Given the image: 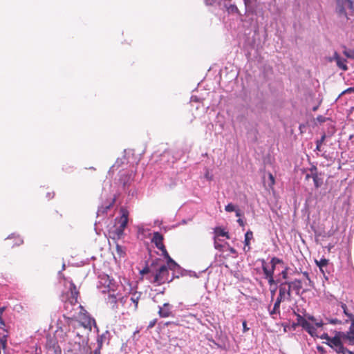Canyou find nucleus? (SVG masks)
I'll list each match as a JSON object with an SVG mask.
<instances>
[{
  "instance_id": "obj_1",
  "label": "nucleus",
  "mask_w": 354,
  "mask_h": 354,
  "mask_svg": "<svg viewBox=\"0 0 354 354\" xmlns=\"http://www.w3.org/2000/svg\"><path fill=\"white\" fill-rule=\"evenodd\" d=\"M335 11L343 24H351L354 21V2L352 0H335Z\"/></svg>"
},
{
  "instance_id": "obj_2",
  "label": "nucleus",
  "mask_w": 354,
  "mask_h": 354,
  "mask_svg": "<svg viewBox=\"0 0 354 354\" xmlns=\"http://www.w3.org/2000/svg\"><path fill=\"white\" fill-rule=\"evenodd\" d=\"M297 324L302 326L312 337L317 336V328L322 326V322L317 321L313 316L297 314Z\"/></svg>"
},
{
  "instance_id": "obj_3",
  "label": "nucleus",
  "mask_w": 354,
  "mask_h": 354,
  "mask_svg": "<svg viewBox=\"0 0 354 354\" xmlns=\"http://www.w3.org/2000/svg\"><path fill=\"white\" fill-rule=\"evenodd\" d=\"M153 277V279L152 281L158 285H161L166 282H170L174 278H169L168 267L166 265H160L158 266L157 263L155 264Z\"/></svg>"
},
{
  "instance_id": "obj_4",
  "label": "nucleus",
  "mask_w": 354,
  "mask_h": 354,
  "mask_svg": "<svg viewBox=\"0 0 354 354\" xmlns=\"http://www.w3.org/2000/svg\"><path fill=\"white\" fill-rule=\"evenodd\" d=\"M344 343H348L351 345L354 344L347 332L336 331L333 336V346L335 347L337 353H342L344 352L342 349V348H345L343 345Z\"/></svg>"
},
{
  "instance_id": "obj_5",
  "label": "nucleus",
  "mask_w": 354,
  "mask_h": 354,
  "mask_svg": "<svg viewBox=\"0 0 354 354\" xmlns=\"http://www.w3.org/2000/svg\"><path fill=\"white\" fill-rule=\"evenodd\" d=\"M81 342H70L67 346L65 354H89L90 348L86 344V336L84 335Z\"/></svg>"
},
{
  "instance_id": "obj_6",
  "label": "nucleus",
  "mask_w": 354,
  "mask_h": 354,
  "mask_svg": "<svg viewBox=\"0 0 354 354\" xmlns=\"http://www.w3.org/2000/svg\"><path fill=\"white\" fill-rule=\"evenodd\" d=\"M291 295L290 294V288H286L285 283H281L279 286V295L275 301V307L280 306L283 301H290Z\"/></svg>"
},
{
  "instance_id": "obj_7",
  "label": "nucleus",
  "mask_w": 354,
  "mask_h": 354,
  "mask_svg": "<svg viewBox=\"0 0 354 354\" xmlns=\"http://www.w3.org/2000/svg\"><path fill=\"white\" fill-rule=\"evenodd\" d=\"M93 325L95 328L97 327L95 319L90 317L89 316H84L83 320L80 322V327L78 328H81V330L88 333L91 330Z\"/></svg>"
},
{
  "instance_id": "obj_8",
  "label": "nucleus",
  "mask_w": 354,
  "mask_h": 354,
  "mask_svg": "<svg viewBox=\"0 0 354 354\" xmlns=\"http://www.w3.org/2000/svg\"><path fill=\"white\" fill-rule=\"evenodd\" d=\"M120 226L116 229V232L118 236L123 234V231L128 223V212L124 209H122V215L119 220Z\"/></svg>"
},
{
  "instance_id": "obj_9",
  "label": "nucleus",
  "mask_w": 354,
  "mask_h": 354,
  "mask_svg": "<svg viewBox=\"0 0 354 354\" xmlns=\"http://www.w3.org/2000/svg\"><path fill=\"white\" fill-rule=\"evenodd\" d=\"M99 283L100 285L97 287L102 292L106 293L111 291L110 285L111 284V281L108 275L102 276Z\"/></svg>"
},
{
  "instance_id": "obj_10",
  "label": "nucleus",
  "mask_w": 354,
  "mask_h": 354,
  "mask_svg": "<svg viewBox=\"0 0 354 354\" xmlns=\"http://www.w3.org/2000/svg\"><path fill=\"white\" fill-rule=\"evenodd\" d=\"M68 290L71 292V297L68 298V302L73 305L76 304L77 303V297L79 295V292L77 289L76 286L74 284L73 281H69Z\"/></svg>"
},
{
  "instance_id": "obj_11",
  "label": "nucleus",
  "mask_w": 354,
  "mask_h": 354,
  "mask_svg": "<svg viewBox=\"0 0 354 354\" xmlns=\"http://www.w3.org/2000/svg\"><path fill=\"white\" fill-rule=\"evenodd\" d=\"M285 286H288L286 288H290V294L291 295V290H293L297 295L300 294V290L302 288L301 281L299 279H295L292 281H286Z\"/></svg>"
},
{
  "instance_id": "obj_12",
  "label": "nucleus",
  "mask_w": 354,
  "mask_h": 354,
  "mask_svg": "<svg viewBox=\"0 0 354 354\" xmlns=\"http://www.w3.org/2000/svg\"><path fill=\"white\" fill-rule=\"evenodd\" d=\"M158 314L161 317H169L172 315V306L169 303H165L162 306H158Z\"/></svg>"
},
{
  "instance_id": "obj_13",
  "label": "nucleus",
  "mask_w": 354,
  "mask_h": 354,
  "mask_svg": "<svg viewBox=\"0 0 354 354\" xmlns=\"http://www.w3.org/2000/svg\"><path fill=\"white\" fill-rule=\"evenodd\" d=\"M315 170V169H311L310 174H306L305 178L307 180L312 178L315 186L319 187L322 184L323 180L316 174Z\"/></svg>"
},
{
  "instance_id": "obj_14",
  "label": "nucleus",
  "mask_w": 354,
  "mask_h": 354,
  "mask_svg": "<svg viewBox=\"0 0 354 354\" xmlns=\"http://www.w3.org/2000/svg\"><path fill=\"white\" fill-rule=\"evenodd\" d=\"M163 236L158 232H154L151 239L152 243H153L156 248L159 250L164 249V244L162 243Z\"/></svg>"
},
{
  "instance_id": "obj_15",
  "label": "nucleus",
  "mask_w": 354,
  "mask_h": 354,
  "mask_svg": "<svg viewBox=\"0 0 354 354\" xmlns=\"http://www.w3.org/2000/svg\"><path fill=\"white\" fill-rule=\"evenodd\" d=\"M262 269H263V273L266 276V278L268 281L269 284L270 285L275 284L276 281H274V279L273 278L272 271L268 270L264 260H263Z\"/></svg>"
},
{
  "instance_id": "obj_16",
  "label": "nucleus",
  "mask_w": 354,
  "mask_h": 354,
  "mask_svg": "<svg viewBox=\"0 0 354 354\" xmlns=\"http://www.w3.org/2000/svg\"><path fill=\"white\" fill-rule=\"evenodd\" d=\"M74 334H75V337L77 338V339H80V341H77L76 339L75 340V342H81L82 340L83 339V337L84 335L86 336V344H88V333L81 330V328H77L76 330L75 331H73V332Z\"/></svg>"
},
{
  "instance_id": "obj_17",
  "label": "nucleus",
  "mask_w": 354,
  "mask_h": 354,
  "mask_svg": "<svg viewBox=\"0 0 354 354\" xmlns=\"http://www.w3.org/2000/svg\"><path fill=\"white\" fill-rule=\"evenodd\" d=\"M253 238V233L252 231L250 230H248L245 234V241H244V243H245V248H244V250H246V251H248L250 250V240Z\"/></svg>"
},
{
  "instance_id": "obj_18",
  "label": "nucleus",
  "mask_w": 354,
  "mask_h": 354,
  "mask_svg": "<svg viewBox=\"0 0 354 354\" xmlns=\"http://www.w3.org/2000/svg\"><path fill=\"white\" fill-rule=\"evenodd\" d=\"M339 92V97L346 96L348 95V99H353L354 98V86L349 87L344 91H338Z\"/></svg>"
},
{
  "instance_id": "obj_19",
  "label": "nucleus",
  "mask_w": 354,
  "mask_h": 354,
  "mask_svg": "<svg viewBox=\"0 0 354 354\" xmlns=\"http://www.w3.org/2000/svg\"><path fill=\"white\" fill-rule=\"evenodd\" d=\"M109 337H110V333L108 330H106L98 337V339H97L98 345L100 346H101L103 343L109 341Z\"/></svg>"
},
{
  "instance_id": "obj_20",
  "label": "nucleus",
  "mask_w": 354,
  "mask_h": 354,
  "mask_svg": "<svg viewBox=\"0 0 354 354\" xmlns=\"http://www.w3.org/2000/svg\"><path fill=\"white\" fill-rule=\"evenodd\" d=\"M168 270L170 269L173 270L174 272H176L179 270H180V266L175 262L171 258H169V259L167 261V266Z\"/></svg>"
},
{
  "instance_id": "obj_21",
  "label": "nucleus",
  "mask_w": 354,
  "mask_h": 354,
  "mask_svg": "<svg viewBox=\"0 0 354 354\" xmlns=\"http://www.w3.org/2000/svg\"><path fill=\"white\" fill-rule=\"evenodd\" d=\"M106 301L111 306L112 308H115L117 304V298L116 296L113 293L109 292L108 297L106 298Z\"/></svg>"
},
{
  "instance_id": "obj_22",
  "label": "nucleus",
  "mask_w": 354,
  "mask_h": 354,
  "mask_svg": "<svg viewBox=\"0 0 354 354\" xmlns=\"http://www.w3.org/2000/svg\"><path fill=\"white\" fill-rule=\"evenodd\" d=\"M214 233H215V236L214 237H217V236H226L227 239H229V236L227 234V232H225L223 229H222L221 227H216L214 229Z\"/></svg>"
},
{
  "instance_id": "obj_23",
  "label": "nucleus",
  "mask_w": 354,
  "mask_h": 354,
  "mask_svg": "<svg viewBox=\"0 0 354 354\" xmlns=\"http://www.w3.org/2000/svg\"><path fill=\"white\" fill-rule=\"evenodd\" d=\"M155 264H156L155 263H152L150 266L145 268L140 272V273L142 274H147V273H151L152 274V276H153V272H154Z\"/></svg>"
},
{
  "instance_id": "obj_24",
  "label": "nucleus",
  "mask_w": 354,
  "mask_h": 354,
  "mask_svg": "<svg viewBox=\"0 0 354 354\" xmlns=\"http://www.w3.org/2000/svg\"><path fill=\"white\" fill-rule=\"evenodd\" d=\"M225 7L226 8L227 12L229 13H239V9L237 8L236 5L234 4H227L225 3Z\"/></svg>"
},
{
  "instance_id": "obj_25",
  "label": "nucleus",
  "mask_w": 354,
  "mask_h": 354,
  "mask_svg": "<svg viewBox=\"0 0 354 354\" xmlns=\"http://www.w3.org/2000/svg\"><path fill=\"white\" fill-rule=\"evenodd\" d=\"M48 354H62V351L59 346L53 345L48 348Z\"/></svg>"
},
{
  "instance_id": "obj_26",
  "label": "nucleus",
  "mask_w": 354,
  "mask_h": 354,
  "mask_svg": "<svg viewBox=\"0 0 354 354\" xmlns=\"http://www.w3.org/2000/svg\"><path fill=\"white\" fill-rule=\"evenodd\" d=\"M340 306H341V308H342L343 310V312L348 317V319H346V322L347 323L348 322V320L351 319H353L354 318V315L351 313H349L348 312V310H347V307H346V305L343 304V303H340Z\"/></svg>"
},
{
  "instance_id": "obj_27",
  "label": "nucleus",
  "mask_w": 354,
  "mask_h": 354,
  "mask_svg": "<svg viewBox=\"0 0 354 354\" xmlns=\"http://www.w3.org/2000/svg\"><path fill=\"white\" fill-rule=\"evenodd\" d=\"M328 262L329 261L326 259H322L319 261H316V263L319 268L320 270H322L323 268L328 267Z\"/></svg>"
},
{
  "instance_id": "obj_28",
  "label": "nucleus",
  "mask_w": 354,
  "mask_h": 354,
  "mask_svg": "<svg viewBox=\"0 0 354 354\" xmlns=\"http://www.w3.org/2000/svg\"><path fill=\"white\" fill-rule=\"evenodd\" d=\"M320 271L323 274V277L324 278L325 281H327L328 284H329L331 274L330 272L328 270L327 267L326 268H323V270Z\"/></svg>"
},
{
  "instance_id": "obj_29",
  "label": "nucleus",
  "mask_w": 354,
  "mask_h": 354,
  "mask_svg": "<svg viewBox=\"0 0 354 354\" xmlns=\"http://www.w3.org/2000/svg\"><path fill=\"white\" fill-rule=\"evenodd\" d=\"M333 60L337 62V65L339 67L346 66V65L342 62L341 57L337 53H333Z\"/></svg>"
},
{
  "instance_id": "obj_30",
  "label": "nucleus",
  "mask_w": 354,
  "mask_h": 354,
  "mask_svg": "<svg viewBox=\"0 0 354 354\" xmlns=\"http://www.w3.org/2000/svg\"><path fill=\"white\" fill-rule=\"evenodd\" d=\"M281 261L279 259L277 258V257L272 258V259L270 261L271 268L268 269V270L272 271V274H274V270L276 265L277 263H281Z\"/></svg>"
},
{
  "instance_id": "obj_31",
  "label": "nucleus",
  "mask_w": 354,
  "mask_h": 354,
  "mask_svg": "<svg viewBox=\"0 0 354 354\" xmlns=\"http://www.w3.org/2000/svg\"><path fill=\"white\" fill-rule=\"evenodd\" d=\"M343 53L345 57L349 59H354V50L351 49H344Z\"/></svg>"
},
{
  "instance_id": "obj_32",
  "label": "nucleus",
  "mask_w": 354,
  "mask_h": 354,
  "mask_svg": "<svg viewBox=\"0 0 354 354\" xmlns=\"http://www.w3.org/2000/svg\"><path fill=\"white\" fill-rule=\"evenodd\" d=\"M110 206H111V204L109 205H106V207L102 206V207H99L97 212V215L99 216L100 214L105 213L106 212V210L110 208Z\"/></svg>"
},
{
  "instance_id": "obj_33",
  "label": "nucleus",
  "mask_w": 354,
  "mask_h": 354,
  "mask_svg": "<svg viewBox=\"0 0 354 354\" xmlns=\"http://www.w3.org/2000/svg\"><path fill=\"white\" fill-rule=\"evenodd\" d=\"M116 251H117L118 254L120 257H122L125 254L123 248L122 246L119 245L118 244H117V245H116Z\"/></svg>"
},
{
  "instance_id": "obj_34",
  "label": "nucleus",
  "mask_w": 354,
  "mask_h": 354,
  "mask_svg": "<svg viewBox=\"0 0 354 354\" xmlns=\"http://www.w3.org/2000/svg\"><path fill=\"white\" fill-rule=\"evenodd\" d=\"M235 209H236L235 206L232 203H229L225 207V211L227 212H234L235 210Z\"/></svg>"
},
{
  "instance_id": "obj_35",
  "label": "nucleus",
  "mask_w": 354,
  "mask_h": 354,
  "mask_svg": "<svg viewBox=\"0 0 354 354\" xmlns=\"http://www.w3.org/2000/svg\"><path fill=\"white\" fill-rule=\"evenodd\" d=\"M279 308H280V306L275 307V304H274L273 309L271 311H270V315L273 317L274 315L279 313H280Z\"/></svg>"
},
{
  "instance_id": "obj_36",
  "label": "nucleus",
  "mask_w": 354,
  "mask_h": 354,
  "mask_svg": "<svg viewBox=\"0 0 354 354\" xmlns=\"http://www.w3.org/2000/svg\"><path fill=\"white\" fill-rule=\"evenodd\" d=\"M224 247H225V245L218 243L216 239V237H214V248L216 250L221 251Z\"/></svg>"
},
{
  "instance_id": "obj_37",
  "label": "nucleus",
  "mask_w": 354,
  "mask_h": 354,
  "mask_svg": "<svg viewBox=\"0 0 354 354\" xmlns=\"http://www.w3.org/2000/svg\"><path fill=\"white\" fill-rule=\"evenodd\" d=\"M138 298H139L138 297H135V295H133V297H132L131 298V301H132V302L134 304V308H135V309H136V308H137V307H138Z\"/></svg>"
},
{
  "instance_id": "obj_38",
  "label": "nucleus",
  "mask_w": 354,
  "mask_h": 354,
  "mask_svg": "<svg viewBox=\"0 0 354 354\" xmlns=\"http://www.w3.org/2000/svg\"><path fill=\"white\" fill-rule=\"evenodd\" d=\"M322 338H325V339H326L328 340V343H327V344H328V345L330 347H332V339H330V338L329 337V336H328L327 334L324 335L322 337Z\"/></svg>"
},
{
  "instance_id": "obj_39",
  "label": "nucleus",
  "mask_w": 354,
  "mask_h": 354,
  "mask_svg": "<svg viewBox=\"0 0 354 354\" xmlns=\"http://www.w3.org/2000/svg\"><path fill=\"white\" fill-rule=\"evenodd\" d=\"M227 248V250L233 254H236L237 252H236V250L232 248L231 246H230V245L228 243H225Z\"/></svg>"
},
{
  "instance_id": "obj_40",
  "label": "nucleus",
  "mask_w": 354,
  "mask_h": 354,
  "mask_svg": "<svg viewBox=\"0 0 354 354\" xmlns=\"http://www.w3.org/2000/svg\"><path fill=\"white\" fill-rule=\"evenodd\" d=\"M162 252V254L164 255V257L165 258L167 259V261L169 259V258H171L168 254V252H167L166 249H165V247H164V249L162 250H160Z\"/></svg>"
},
{
  "instance_id": "obj_41",
  "label": "nucleus",
  "mask_w": 354,
  "mask_h": 354,
  "mask_svg": "<svg viewBox=\"0 0 354 354\" xmlns=\"http://www.w3.org/2000/svg\"><path fill=\"white\" fill-rule=\"evenodd\" d=\"M342 349L344 351V352L342 353V354H354V352L349 351L346 348H342Z\"/></svg>"
},
{
  "instance_id": "obj_42",
  "label": "nucleus",
  "mask_w": 354,
  "mask_h": 354,
  "mask_svg": "<svg viewBox=\"0 0 354 354\" xmlns=\"http://www.w3.org/2000/svg\"><path fill=\"white\" fill-rule=\"evenodd\" d=\"M218 0H205V3L207 5H213L216 2H217Z\"/></svg>"
},
{
  "instance_id": "obj_43",
  "label": "nucleus",
  "mask_w": 354,
  "mask_h": 354,
  "mask_svg": "<svg viewBox=\"0 0 354 354\" xmlns=\"http://www.w3.org/2000/svg\"><path fill=\"white\" fill-rule=\"evenodd\" d=\"M22 243H23V240L20 237H17V241L14 244V245H20Z\"/></svg>"
},
{
  "instance_id": "obj_44",
  "label": "nucleus",
  "mask_w": 354,
  "mask_h": 354,
  "mask_svg": "<svg viewBox=\"0 0 354 354\" xmlns=\"http://www.w3.org/2000/svg\"><path fill=\"white\" fill-rule=\"evenodd\" d=\"M281 274L283 279H287V277H288L287 268H286L284 270H283L281 272Z\"/></svg>"
},
{
  "instance_id": "obj_45",
  "label": "nucleus",
  "mask_w": 354,
  "mask_h": 354,
  "mask_svg": "<svg viewBox=\"0 0 354 354\" xmlns=\"http://www.w3.org/2000/svg\"><path fill=\"white\" fill-rule=\"evenodd\" d=\"M243 330L244 333L247 332L249 330V328H248L247 323L245 321L243 322Z\"/></svg>"
},
{
  "instance_id": "obj_46",
  "label": "nucleus",
  "mask_w": 354,
  "mask_h": 354,
  "mask_svg": "<svg viewBox=\"0 0 354 354\" xmlns=\"http://www.w3.org/2000/svg\"><path fill=\"white\" fill-rule=\"evenodd\" d=\"M317 120L319 122H324L326 120V118L322 115H319L317 118Z\"/></svg>"
},
{
  "instance_id": "obj_47",
  "label": "nucleus",
  "mask_w": 354,
  "mask_h": 354,
  "mask_svg": "<svg viewBox=\"0 0 354 354\" xmlns=\"http://www.w3.org/2000/svg\"><path fill=\"white\" fill-rule=\"evenodd\" d=\"M156 322V319L151 321L150 323L149 324L148 328H153Z\"/></svg>"
},
{
  "instance_id": "obj_48",
  "label": "nucleus",
  "mask_w": 354,
  "mask_h": 354,
  "mask_svg": "<svg viewBox=\"0 0 354 354\" xmlns=\"http://www.w3.org/2000/svg\"><path fill=\"white\" fill-rule=\"evenodd\" d=\"M0 345H1L2 347L4 348L6 347V340L1 339H0Z\"/></svg>"
},
{
  "instance_id": "obj_49",
  "label": "nucleus",
  "mask_w": 354,
  "mask_h": 354,
  "mask_svg": "<svg viewBox=\"0 0 354 354\" xmlns=\"http://www.w3.org/2000/svg\"><path fill=\"white\" fill-rule=\"evenodd\" d=\"M325 138V136H322L321 140L318 141L317 142V148L319 150V147H320V145H321V143L324 140V139Z\"/></svg>"
},
{
  "instance_id": "obj_50",
  "label": "nucleus",
  "mask_w": 354,
  "mask_h": 354,
  "mask_svg": "<svg viewBox=\"0 0 354 354\" xmlns=\"http://www.w3.org/2000/svg\"><path fill=\"white\" fill-rule=\"evenodd\" d=\"M234 212H235V213H236V216L237 217H240V216H241V212H240V210H239V209H235Z\"/></svg>"
},
{
  "instance_id": "obj_51",
  "label": "nucleus",
  "mask_w": 354,
  "mask_h": 354,
  "mask_svg": "<svg viewBox=\"0 0 354 354\" xmlns=\"http://www.w3.org/2000/svg\"><path fill=\"white\" fill-rule=\"evenodd\" d=\"M237 223H238L241 226H243V225H244L243 221L241 218H239V219L237 220Z\"/></svg>"
},
{
  "instance_id": "obj_52",
  "label": "nucleus",
  "mask_w": 354,
  "mask_h": 354,
  "mask_svg": "<svg viewBox=\"0 0 354 354\" xmlns=\"http://www.w3.org/2000/svg\"><path fill=\"white\" fill-rule=\"evenodd\" d=\"M5 310V307L0 308V319H1V316Z\"/></svg>"
},
{
  "instance_id": "obj_53",
  "label": "nucleus",
  "mask_w": 354,
  "mask_h": 354,
  "mask_svg": "<svg viewBox=\"0 0 354 354\" xmlns=\"http://www.w3.org/2000/svg\"><path fill=\"white\" fill-rule=\"evenodd\" d=\"M317 348L321 353H324V348L321 346H317Z\"/></svg>"
},
{
  "instance_id": "obj_54",
  "label": "nucleus",
  "mask_w": 354,
  "mask_h": 354,
  "mask_svg": "<svg viewBox=\"0 0 354 354\" xmlns=\"http://www.w3.org/2000/svg\"><path fill=\"white\" fill-rule=\"evenodd\" d=\"M340 323H341V321L338 320L336 318H333V325L337 324H340Z\"/></svg>"
},
{
  "instance_id": "obj_55",
  "label": "nucleus",
  "mask_w": 354,
  "mask_h": 354,
  "mask_svg": "<svg viewBox=\"0 0 354 354\" xmlns=\"http://www.w3.org/2000/svg\"><path fill=\"white\" fill-rule=\"evenodd\" d=\"M275 292H276V288L270 290L272 298H273V297L274 296Z\"/></svg>"
},
{
  "instance_id": "obj_56",
  "label": "nucleus",
  "mask_w": 354,
  "mask_h": 354,
  "mask_svg": "<svg viewBox=\"0 0 354 354\" xmlns=\"http://www.w3.org/2000/svg\"><path fill=\"white\" fill-rule=\"evenodd\" d=\"M270 178L272 180V182L274 183V177L272 174H270Z\"/></svg>"
},
{
  "instance_id": "obj_57",
  "label": "nucleus",
  "mask_w": 354,
  "mask_h": 354,
  "mask_svg": "<svg viewBox=\"0 0 354 354\" xmlns=\"http://www.w3.org/2000/svg\"><path fill=\"white\" fill-rule=\"evenodd\" d=\"M304 274L310 281L308 274L307 272H304Z\"/></svg>"
},
{
  "instance_id": "obj_58",
  "label": "nucleus",
  "mask_w": 354,
  "mask_h": 354,
  "mask_svg": "<svg viewBox=\"0 0 354 354\" xmlns=\"http://www.w3.org/2000/svg\"><path fill=\"white\" fill-rule=\"evenodd\" d=\"M249 1H250L249 0H244V3H245V6H248Z\"/></svg>"
},
{
  "instance_id": "obj_59",
  "label": "nucleus",
  "mask_w": 354,
  "mask_h": 354,
  "mask_svg": "<svg viewBox=\"0 0 354 354\" xmlns=\"http://www.w3.org/2000/svg\"><path fill=\"white\" fill-rule=\"evenodd\" d=\"M13 237H14V234H12L11 236L8 237V239H10L13 238Z\"/></svg>"
},
{
  "instance_id": "obj_60",
  "label": "nucleus",
  "mask_w": 354,
  "mask_h": 354,
  "mask_svg": "<svg viewBox=\"0 0 354 354\" xmlns=\"http://www.w3.org/2000/svg\"><path fill=\"white\" fill-rule=\"evenodd\" d=\"M75 339H76L77 341H80V339H77V338H76V337H74V339H73V342H75Z\"/></svg>"
},
{
  "instance_id": "obj_61",
  "label": "nucleus",
  "mask_w": 354,
  "mask_h": 354,
  "mask_svg": "<svg viewBox=\"0 0 354 354\" xmlns=\"http://www.w3.org/2000/svg\"><path fill=\"white\" fill-rule=\"evenodd\" d=\"M205 176H206L207 178L210 179V178L209 177L208 174H207Z\"/></svg>"
},
{
  "instance_id": "obj_62",
  "label": "nucleus",
  "mask_w": 354,
  "mask_h": 354,
  "mask_svg": "<svg viewBox=\"0 0 354 354\" xmlns=\"http://www.w3.org/2000/svg\"><path fill=\"white\" fill-rule=\"evenodd\" d=\"M64 269H65V264L64 263V264L62 265V270H64Z\"/></svg>"
},
{
  "instance_id": "obj_63",
  "label": "nucleus",
  "mask_w": 354,
  "mask_h": 354,
  "mask_svg": "<svg viewBox=\"0 0 354 354\" xmlns=\"http://www.w3.org/2000/svg\"><path fill=\"white\" fill-rule=\"evenodd\" d=\"M347 68H346V67L342 68V69H343L344 71L347 70Z\"/></svg>"
},
{
  "instance_id": "obj_64",
  "label": "nucleus",
  "mask_w": 354,
  "mask_h": 354,
  "mask_svg": "<svg viewBox=\"0 0 354 354\" xmlns=\"http://www.w3.org/2000/svg\"><path fill=\"white\" fill-rule=\"evenodd\" d=\"M50 193H48L47 196H48V197H50Z\"/></svg>"
}]
</instances>
